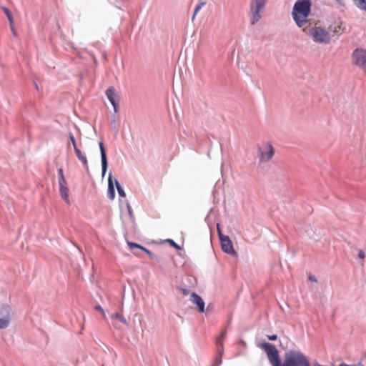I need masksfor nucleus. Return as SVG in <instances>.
<instances>
[{
  "instance_id": "nucleus-1",
  "label": "nucleus",
  "mask_w": 366,
  "mask_h": 366,
  "mask_svg": "<svg viewBox=\"0 0 366 366\" xmlns=\"http://www.w3.org/2000/svg\"><path fill=\"white\" fill-rule=\"evenodd\" d=\"M259 347L266 353L272 366H311L307 357L299 350H290L285 353L282 362L279 351L274 345L263 342Z\"/></svg>"
},
{
  "instance_id": "nucleus-2",
  "label": "nucleus",
  "mask_w": 366,
  "mask_h": 366,
  "mask_svg": "<svg viewBox=\"0 0 366 366\" xmlns=\"http://www.w3.org/2000/svg\"><path fill=\"white\" fill-rule=\"evenodd\" d=\"M310 0H297L292 8V16L297 26L306 32L308 17L311 11Z\"/></svg>"
},
{
  "instance_id": "nucleus-3",
  "label": "nucleus",
  "mask_w": 366,
  "mask_h": 366,
  "mask_svg": "<svg viewBox=\"0 0 366 366\" xmlns=\"http://www.w3.org/2000/svg\"><path fill=\"white\" fill-rule=\"evenodd\" d=\"M312 39L318 44H330L331 41V34L328 29L320 26L316 23L314 26L307 29L306 32Z\"/></svg>"
},
{
  "instance_id": "nucleus-4",
  "label": "nucleus",
  "mask_w": 366,
  "mask_h": 366,
  "mask_svg": "<svg viewBox=\"0 0 366 366\" xmlns=\"http://www.w3.org/2000/svg\"><path fill=\"white\" fill-rule=\"evenodd\" d=\"M352 63L359 67L366 76V49L357 48L352 53Z\"/></svg>"
},
{
  "instance_id": "nucleus-5",
  "label": "nucleus",
  "mask_w": 366,
  "mask_h": 366,
  "mask_svg": "<svg viewBox=\"0 0 366 366\" xmlns=\"http://www.w3.org/2000/svg\"><path fill=\"white\" fill-rule=\"evenodd\" d=\"M274 154V149L270 143L263 144L258 149V155L260 162H267L272 159Z\"/></svg>"
},
{
  "instance_id": "nucleus-6",
  "label": "nucleus",
  "mask_w": 366,
  "mask_h": 366,
  "mask_svg": "<svg viewBox=\"0 0 366 366\" xmlns=\"http://www.w3.org/2000/svg\"><path fill=\"white\" fill-rule=\"evenodd\" d=\"M266 0H254L251 4V24H254L260 18V11L263 9L265 5Z\"/></svg>"
},
{
  "instance_id": "nucleus-7",
  "label": "nucleus",
  "mask_w": 366,
  "mask_h": 366,
  "mask_svg": "<svg viewBox=\"0 0 366 366\" xmlns=\"http://www.w3.org/2000/svg\"><path fill=\"white\" fill-rule=\"evenodd\" d=\"M227 335L226 331H222L221 334L216 339V347L218 355L214 358L213 365L214 366H219L222 363V357L224 352L223 342Z\"/></svg>"
},
{
  "instance_id": "nucleus-8",
  "label": "nucleus",
  "mask_w": 366,
  "mask_h": 366,
  "mask_svg": "<svg viewBox=\"0 0 366 366\" xmlns=\"http://www.w3.org/2000/svg\"><path fill=\"white\" fill-rule=\"evenodd\" d=\"M11 307L4 305L0 307V329L6 328L10 322Z\"/></svg>"
},
{
  "instance_id": "nucleus-9",
  "label": "nucleus",
  "mask_w": 366,
  "mask_h": 366,
  "mask_svg": "<svg viewBox=\"0 0 366 366\" xmlns=\"http://www.w3.org/2000/svg\"><path fill=\"white\" fill-rule=\"evenodd\" d=\"M218 231H219V228ZM219 235L222 250L228 254L234 253V250L233 244L229 237L228 236L222 234L220 232H219Z\"/></svg>"
},
{
  "instance_id": "nucleus-10",
  "label": "nucleus",
  "mask_w": 366,
  "mask_h": 366,
  "mask_svg": "<svg viewBox=\"0 0 366 366\" xmlns=\"http://www.w3.org/2000/svg\"><path fill=\"white\" fill-rule=\"evenodd\" d=\"M106 95L109 102H111V104H112V106L114 107V112H117L118 103L117 101V95L115 89L113 87L108 88L106 91Z\"/></svg>"
},
{
  "instance_id": "nucleus-11",
  "label": "nucleus",
  "mask_w": 366,
  "mask_h": 366,
  "mask_svg": "<svg viewBox=\"0 0 366 366\" xmlns=\"http://www.w3.org/2000/svg\"><path fill=\"white\" fill-rule=\"evenodd\" d=\"M59 193L61 197V198L64 199V201L68 204H71V202L69 199V189L67 187V182H65V183H59Z\"/></svg>"
},
{
  "instance_id": "nucleus-12",
  "label": "nucleus",
  "mask_w": 366,
  "mask_h": 366,
  "mask_svg": "<svg viewBox=\"0 0 366 366\" xmlns=\"http://www.w3.org/2000/svg\"><path fill=\"white\" fill-rule=\"evenodd\" d=\"M190 300L198 307L200 312H204V302L202 298L194 292H192L190 296Z\"/></svg>"
},
{
  "instance_id": "nucleus-13",
  "label": "nucleus",
  "mask_w": 366,
  "mask_h": 366,
  "mask_svg": "<svg viewBox=\"0 0 366 366\" xmlns=\"http://www.w3.org/2000/svg\"><path fill=\"white\" fill-rule=\"evenodd\" d=\"M99 146L101 152L102 175L104 176L107 172L108 163L104 144L100 142Z\"/></svg>"
},
{
  "instance_id": "nucleus-14",
  "label": "nucleus",
  "mask_w": 366,
  "mask_h": 366,
  "mask_svg": "<svg viewBox=\"0 0 366 366\" xmlns=\"http://www.w3.org/2000/svg\"><path fill=\"white\" fill-rule=\"evenodd\" d=\"M107 196L108 198L111 200H113L115 197V191L113 180L111 177V174L109 176L108 179V190H107Z\"/></svg>"
},
{
  "instance_id": "nucleus-15",
  "label": "nucleus",
  "mask_w": 366,
  "mask_h": 366,
  "mask_svg": "<svg viewBox=\"0 0 366 366\" xmlns=\"http://www.w3.org/2000/svg\"><path fill=\"white\" fill-rule=\"evenodd\" d=\"M74 152H75V154H76L77 158L79 159V160L80 162H81V163L84 164V167L86 169H89L88 161H87L86 155L84 154H83L79 148H76V149H74Z\"/></svg>"
},
{
  "instance_id": "nucleus-16",
  "label": "nucleus",
  "mask_w": 366,
  "mask_h": 366,
  "mask_svg": "<svg viewBox=\"0 0 366 366\" xmlns=\"http://www.w3.org/2000/svg\"><path fill=\"white\" fill-rule=\"evenodd\" d=\"M329 31H332L334 34H341L344 31L342 23H338L334 26H330L328 28Z\"/></svg>"
},
{
  "instance_id": "nucleus-17",
  "label": "nucleus",
  "mask_w": 366,
  "mask_h": 366,
  "mask_svg": "<svg viewBox=\"0 0 366 366\" xmlns=\"http://www.w3.org/2000/svg\"><path fill=\"white\" fill-rule=\"evenodd\" d=\"M353 1L357 7L366 11V0H353Z\"/></svg>"
},
{
  "instance_id": "nucleus-18",
  "label": "nucleus",
  "mask_w": 366,
  "mask_h": 366,
  "mask_svg": "<svg viewBox=\"0 0 366 366\" xmlns=\"http://www.w3.org/2000/svg\"><path fill=\"white\" fill-rule=\"evenodd\" d=\"M2 10L7 16L10 25L12 26L14 24V19L11 11L6 7H2Z\"/></svg>"
},
{
  "instance_id": "nucleus-19",
  "label": "nucleus",
  "mask_w": 366,
  "mask_h": 366,
  "mask_svg": "<svg viewBox=\"0 0 366 366\" xmlns=\"http://www.w3.org/2000/svg\"><path fill=\"white\" fill-rule=\"evenodd\" d=\"M115 184H116V187H117V189L119 196H121L122 197H125L126 194H125L124 189H122V187H121V185L119 184V182L117 179H115Z\"/></svg>"
},
{
  "instance_id": "nucleus-20",
  "label": "nucleus",
  "mask_w": 366,
  "mask_h": 366,
  "mask_svg": "<svg viewBox=\"0 0 366 366\" xmlns=\"http://www.w3.org/2000/svg\"><path fill=\"white\" fill-rule=\"evenodd\" d=\"M112 319H116V320H119L120 322L124 323V324H127V321L125 320V318L124 317V316L122 315V314H119V313H115L114 315H113L112 316Z\"/></svg>"
},
{
  "instance_id": "nucleus-21",
  "label": "nucleus",
  "mask_w": 366,
  "mask_h": 366,
  "mask_svg": "<svg viewBox=\"0 0 366 366\" xmlns=\"http://www.w3.org/2000/svg\"><path fill=\"white\" fill-rule=\"evenodd\" d=\"M58 174H59V183H60V182L65 183V182H66V180L64 177L62 168L59 169Z\"/></svg>"
},
{
  "instance_id": "nucleus-22",
  "label": "nucleus",
  "mask_w": 366,
  "mask_h": 366,
  "mask_svg": "<svg viewBox=\"0 0 366 366\" xmlns=\"http://www.w3.org/2000/svg\"><path fill=\"white\" fill-rule=\"evenodd\" d=\"M205 4V2H201L200 4H199L195 9H194V14H193V16H192V20L194 19L197 14L198 13V11L202 9V7Z\"/></svg>"
},
{
  "instance_id": "nucleus-23",
  "label": "nucleus",
  "mask_w": 366,
  "mask_h": 366,
  "mask_svg": "<svg viewBox=\"0 0 366 366\" xmlns=\"http://www.w3.org/2000/svg\"><path fill=\"white\" fill-rule=\"evenodd\" d=\"M127 244L128 246L132 249V248H138V249H140L142 250V248H144L143 246L140 245V244H138L137 243H134V242H127Z\"/></svg>"
},
{
  "instance_id": "nucleus-24",
  "label": "nucleus",
  "mask_w": 366,
  "mask_h": 366,
  "mask_svg": "<svg viewBox=\"0 0 366 366\" xmlns=\"http://www.w3.org/2000/svg\"><path fill=\"white\" fill-rule=\"evenodd\" d=\"M69 139H70L71 144L74 147V149H76V148H78L76 146L75 138H74L73 134H71V133L69 134Z\"/></svg>"
},
{
  "instance_id": "nucleus-25",
  "label": "nucleus",
  "mask_w": 366,
  "mask_h": 366,
  "mask_svg": "<svg viewBox=\"0 0 366 366\" xmlns=\"http://www.w3.org/2000/svg\"><path fill=\"white\" fill-rule=\"evenodd\" d=\"M167 242L170 244L171 246L174 247V248L177 249H180L181 247L175 243L172 239H168Z\"/></svg>"
},
{
  "instance_id": "nucleus-26",
  "label": "nucleus",
  "mask_w": 366,
  "mask_h": 366,
  "mask_svg": "<svg viewBox=\"0 0 366 366\" xmlns=\"http://www.w3.org/2000/svg\"><path fill=\"white\" fill-rule=\"evenodd\" d=\"M338 366H364L362 363L359 362L357 364H353V365H347L346 363H341Z\"/></svg>"
},
{
  "instance_id": "nucleus-27",
  "label": "nucleus",
  "mask_w": 366,
  "mask_h": 366,
  "mask_svg": "<svg viewBox=\"0 0 366 366\" xmlns=\"http://www.w3.org/2000/svg\"><path fill=\"white\" fill-rule=\"evenodd\" d=\"M95 310H98V311H100L102 313V315L104 316V317H105L104 310H103V308L100 305H97L95 307Z\"/></svg>"
},
{
  "instance_id": "nucleus-28",
  "label": "nucleus",
  "mask_w": 366,
  "mask_h": 366,
  "mask_svg": "<svg viewBox=\"0 0 366 366\" xmlns=\"http://www.w3.org/2000/svg\"><path fill=\"white\" fill-rule=\"evenodd\" d=\"M358 257L360 259H364L365 257V252L362 250H359Z\"/></svg>"
},
{
  "instance_id": "nucleus-29",
  "label": "nucleus",
  "mask_w": 366,
  "mask_h": 366,
  "mask_svg": "<svg viewBox=\"0 0 366 366\" xmlns=\"http://www.w3.org/2000/svg\"><path fill=\"white\" fill-rule=\"evenodd\" d=\"M267 338L269 340H276L277 339V335H267Z\"/></svg>"
},
{
  "instance_id": "nucleus-30",
  "label": "nucleus",
  "mask_w": 366,
  "mask_h": 366,
  "mask_svg": "<svg viewBox=\"0 0 366 366\" xmlns=\"http://www.w3.org/2000/svg\"><path fill=\"white\" fill-rule=\"evenodd\" d=\"M142 251L146 252L149 257H152V253L147 248H145V247L142 248Z\"/></svg>"
},
{
  "instance_id": "nucleus-31",
  "label": "nucleus",
  "mask_w": 366,
  "mask_h": 366,
  "mask_svg": "<svg viewBox=\"0 0 366 366\" xmlns=\"http://www.w3.org/2000/svg\"><path fill=\"white\" fill-rule=\"evenodd\" d=\"M309 279H310L311 281H314V282H315V281H316L315 278L314 277H312V276H310V277H309Z\"/></svg>"
},
{
  "instance_id": "nucleus-32",
  "label": "nucleus",
  "mask_w": 366,
  "mask_h": 366,
  "mask_svg": "<svg viewBox=\"0 0 366 366\" xmlns=\"http://www.w3.org/2000/svg\"><path fill=\"white\" fill-rule=\"evenodd\" d=\"M11 26V30H12V32H13L14 35H16V31H15V30H14V29L13 27V25Z\"/></svg>"
},
{
  "instance_id": "nucleus-33",
  "label": "nucleus",
  "mask_w": 366,
  "mask_h": 366,
  "mask_svg": "<svg viewBox=\"0 0 366 366\" xmlns=\"http://www.w3.org/2000/svg\"><path fill=\"white\" fill-rule=\"evenodd\" d=\"M129 212L131 214V210H130V208L129 207Z\"/></svg>"
}]
</instances>
